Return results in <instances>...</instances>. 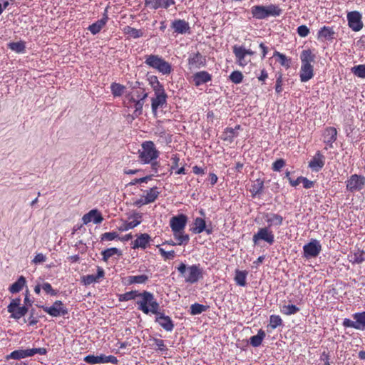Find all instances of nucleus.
I'll return each mask as SVG.
<instances>
[{
  "instance_id": "nucleus-1",
  "label": "nucleus",
  "mask_w": 365,
  "mask_h": 365,
  "mask_svg": "<svg viewBox=\"0 0 365 365\" xmlns=\"http://www.w3.org/2000/svg\"><path fill=\"white\" fill-rule=\"evenodd\" d=\"M148 93L139 88L125 96L124 105L128 109H133V118H138L143 113V107Z\"/></svg>"
},
{
  "instance_id": "nucleus-2",
  "label": "nucleus",
  "mask_w": 365,
  "mask_h": 365,
  "mask_svg": "<svg viewBox=\"0 0 365 365\" xmlns=\"http://www.w3.org/2000/svg\"><path fill=\"white\" fill-rule=\"evenodd\" d=\"M138 153L140 162L145 164L150 163L153 170L157 173L160 165L155 160L158 158L160 152L157 150L154 143L150 140L143 142Z\"/></svg>"
},
{
  "instance_id": "nucleus-3",
  "label": "nucleus",
  "mask_w": 365,
  "mask_h": 365,
  "mask_svg": "<svg viewBox=\"0 0 365 365\" xmlns=\"http://www.w3.org/2000/svg\"><path fill=\"white\" fill-rule=\"evenodd\" d=\"M135 303L138 309L145 314H157L158 310H160V304L153 294L148 291L140 292Z\"/></svg>"
},
{
  "instance_id": "nucleus-4",
  "label": "nucleus",
  "mask_w": 365,
  "mask_h": 365,
  "mask_svg": "<svg viewBox=\"0 0 365 365\" xmlns=\"http://www.w3.org/2000/svg\"><path fill=\"white\" fill-rule=\"evenodd\" d=\"M177 269L187 283L195 284L203 277L202 269L199 264L187 266L182 262Z\"/></svg>"
},
{
  "instance_id": "nucleus-5",
  "label": "nucleus",
  "mask_w": 365,
  "mask_h": 365,
  "mask_svg": "<svg viewBox=\"0 0 365 365\" xmlns=\"http://www.w3.org/2000/svg\"><path fill=\"white\" fill-rule=\"evenodd\" d=\"M145 63L163 75H168L172 72L171 64L158 55H146Z\"/></svg>"
},
{
  "instance_id": "nucleus-6",
  "label": "nucleus",
  "mask_w": 365,
  "mask_h": 365,
  "mask_svg": "<svg viewBox=\"0 0 365 365\" xmlns=\"http://www.w3.org/2000/svg\"><path fill=\"white\" fill-rule=\"evenodd\" d=\"M282 10L274 4L268 6L256 5L251 8L252 16L257 19H264L269 16H279L282 14Z\"/></svg>"
},
{
  "instance_id": "nucleus-7",
  "label": "nucleus",
  "mask_w": 365,
  "mask_h": 365,
  "mask_svg": "<svg viewBox=\"0 0 365 365\" xmlns=\"http://www.w3.org/2000/svg\"><path fill=\"white\" fill-rule=\"evenodd\" d=\"M232 51L235 56L236 63L241 67H245L251 62V59L248 58V56L255 54V52L252 50L246 49L243 46L237 45L232 47Z\"/></svg>"
},
{
  "instance_id": "nucleus-8",
  "label": "nucleus",
  "mask_w": 365,
  "mask_h": 365,
  "mask_svg": "<svg viewBox=\"0 0 365 365\" xmlns=\"http://www.w3.org/2000/svg\"><path fill=\"white\" fill-rule=\"evenodd\" d=\"M29 308L26 306H21V299H13L7 307V311L11 314L10 317L19 319L25 316L28 312Z\"/></svg>"
},
{
  "instance_id": "nucleus-9",
  "label": "nucleus",
  "mask_w": 365,
  "mask_h": 365,
  "mask_svg": "<svg viewBox=\"0 0 365 365\" xmlns=\"http://www.w3.org/2000/svg\"><path fill=\"white\" fill-rule=\"evenodd\" d=\"M261 241H264L270 245L274 242V235L269 227H261L254 234L252 237L253 243L258 245Z\"/></svg>"
},
{
  "instance_id": "nucleus-10",
  "label": "nucleus",
  "mask_w": 365,
  "mask_h": 365,
  "mask_svg": "<svg viewBox=\"0 0 365 365\" xmlns=\"http://www.w3.org/2000/svg\"><path fill=\"white\" fill-rule=\"evenodd\" d=\"M352 318L354 320L344 319L343 326L358 330H365V312L355 313L352 314Z\"/></svg>"
},
{
  "instance_id": "nucleus-11",
  "label": "nucleus",
  "mask_w": 365,
  "mask_h": 365,
  "mask_svg": "<svg viewBox=\"0 0 365 365\" xmlns=\"http://www.w3.org/2000/svg\"><path fill=\"white\" fill-rule=\"evenodd\" d=\"M36 354H46V348H33L27 349H18L12 351L6 356V359H21L29 356H32Z\"/></svg>"
},
{
  "instance_id": "nucleus-12",
  "label": "nucleus",
  "mask_w": 365,
  "mask_h": 365,
  "mask_svg": "<svg viewBox=\"0 0 365 365\" xmlns=\"http://www.w3.org/2000/svg\"><path fill=\"white\" fill-rule=\"evenodd\" d=\"M346 190L351 192L360 191L365 186V177L359 175H352L346 182Z\"/></svg>"
},
{
  "instance_id": "nucleus-13",
  "label": "nucleus",
  "mask_w": 365,
  "mask_h": 365,
  "mask_svg": "<svg viewBox=\"0 0 365 365\" xmlns=\"http://www.w3.org/2000/svg\"><path fill=\"white\" fill-rule=\"evenodd\" d=\"M321 250L320 242L315 239H312L308 244L303 247L304 257L307 259L316 257L319 255Z\"/></svg>"
},
{
  "instance_id": "nucleus-14",
  "label": "nucleus",
  "mask_w": 365,
  "mask_h": 365,
  "mask_svg": "<svg viewBox=\"0 0 365 365\" xmlns=\"http://www.w3.org/2000/svg\"><path fill=\"white\" fill-rule=\"evenodd\" d=\"M84 361L90 364H106V363H111L113 364H117L118 363V360L114 356H106V355H100V356H94V355H88L84 358Z\"/></svg>"
},
{
  "instance_id": "nucleus-15",
  "label": "nucleus",
  "mask_w": 365,
  "mask_h": 365,
  "mask_svg": "<svg viewBox=\"0 0 365 365\" xmlns=\"http://www.w3.org/2000/svg\"><path fill=\"white\" fill-rule=\"evenodd\" d=\"M362 16L359 11H351L347 14L349 26L354 31H360L363 27Z\"/></svg>"
},
{
  "instance_id": "nucleus-16",
  "label": "nucleus",
  "mask_w": 365,
  "mask_h": 365,
  "mask_svg": "<svg viewBox=\"0 0 365 365\" xmlns=\"http://www.w3.org/2000/svg\"><path fill=\"white\" fill-rule=\"evenodd\" d=\"M155 317V322L163 327L167 331H173L174 328V323L169 316L165 315L164 313L158 310L157 314H154Z\"/></svg>"
},
{
  "instance_id": "nucleus-17",
  "label": "nucleus",
  "mask_w": 365,
  "mask_h": 365,
  "mask_svg": "<svg viewBox=\"0 0 365 365\" xmlns=\"http://www.w3.org/2000/svg\"><path fill=\"white\" fill-rule=\"evenodd\" d=\"M187 222V217L183 214L173 216L170 220V226L173 230H185Z\"/></svg>"
},
{
  "instance_id": "nucleus-18",
  "label": "nucleus",
  "mask_w": 365,
  "mask_h": 365,
  "mask_svg": "<svg viewBox=\"0 0 365 365\" xmlns=\"http://www.w3.org/2000/svg\"><path fill=\"white\" fill-rule=\"evenodd\" d=\"M336 32L333 27L324 26L317 33V39L322 42H331L335 38Z\"/></svg>"
},
{
  "instance_id": "nucleus-19",
  "label": "nucleus",
  "mask_w": 365,
  "mask_h": 365,
  "mask_svg": "<svg viewBox=\"0 0 365 365\" xmlns=\"http://www.w3.org/2000/svg\"><path fill=\"white\" fill-rule=\"evenodd\" d=\"M47 314L52 317H61L68 314L66 306L61 301H56L49 308H47Z\"/></svg>"
},
{
  "instance_id": "nucleus-20",
  "label": "nucleus",
  "mask_w": 365,
  "mask_h": 365,
  "mask_svg": "<svg viewBox=\"0 0 365 365\" xmlns=\"http://www.w3.org/2000/svg\"><path fill=\"white\" fill-rule=\"evenodd\" d=\"M174 0H145V5L150 9H168L175 4Z\"/></svg>"
},
{
  "instance_id": "nucleus-21",
  "label": "nucleus",
  "mask_w": 365,
  "mask_h": 365,
  "mask_svg": "<svg viewBox=\"0 0 365 365\" xmlns=\"http://www.w3.org/2000/svg\"><path fill=\"white\" fill-rule=\"evenodd\" d=\"M82 220L84 225H87L91 222L99 224L103 220V218L98 210L93 209L85 214L82 217Z\"/></svg>"
},
{
  "instance_id": "nucleus-22",
  "label": "nucleus",
  "mask_w": 365,
  "mask_h": 365,
  "mask_svg": "<svg viewBox=\"0 0 365 365\" xmlns=\"http://www.w3.org/2000/svg\"><path fill=\"white\" fill-rule=\"evenodd\" d=\"M167 94H158L154 95V96L151 98V108L152 111L155 115H156L157 110L159 108L163 107V106L167 104Z\"/></svg>"
},
{
  "instance_id": "nucleus-23",
  "label": "nucleus",
  "mask_w": 365,
  "mask_h": 365,
  "mask_svg": "<svg viewBox=\"0 0 365 365\" xmlns=\"http://www.w3.org/2000/svg\"><path fill=\"white\" fill-rule=\"evenodd\" d=\"M337 131L333 127L326 128L323 134V142L327 145L325 149L333 147V143L336 140Z\"/></svg>"
},
{
  "instance_id": "nucleus-24",
  "label": "nucleus",
  "mask_w": 365,
  "mask_h": 365,
  "mask_svg": "<svg viewBox=\"0 0 365 365\" xmlns=\"http://www.w3.org/2000/svg\"><path fill=\"white\" fill-rule=\"evenodd\" d=\"M190 68H200L205 66L206 58L199 52L191 54L188 58Z\"/></svg>"
},
{
  "instance_id": "nucleus-25",
  "label": "nucleus",
  "mask_w": 365,
  "mask_h": 365,
  "mask_svg": "<svg viewBox=\"0 0 365 365\" xmlns=\"http://www.w3.org/2000/svg\"><path fill=\"white\" fill-rule=\"evenodd\" d=\"M324 165V156L319 152L317 151L315 155L309 163V167L313 171H319Z\"/></svg>"
},
{
  "instance_id": "nucleus-26",
  "label": "nucleus",
  "mask_w": 365,
  "mask_h": 365,
  "mask_svg": "<svg viewBox=\"0 0 365 365\" xmlns=\"http://www.w3.org/2000/svg\"><path fill=\"white\" fill-rule=\"evenodd\" d=\"M151 241L150 236L147 233L139 235L136 240L133 242V249L141 248L145 250Z\"/></svg>"
},
{
  "instance_id": "nucleus-27",
  "label": "nucleus",
  "mask_w": 365,
  "mask_h": 365,
  "mask_svg": "<svg viewBox=\"0 0 365 365\" xmlns=\"http://www.w3.org/2000/svg\"><path fill=\"white\" fill-rule=\"evenodd\" d=\"M142 214L141 213H135L133 216L130 217V219H133V220L129 222H123L119 227L120 231H127L128 230L133 229L140 224Z\"/></svg>"
},
{
  "instance_id": "nucleus-28",
  "label": "nucleus",
  "mask_w": 365,
  "mask_h": 365,
  "mask_svg": "<svg viewBox=\"0 0 365 365\" xmlns=\"http://www.w3.org/2000/svg\"><path fill=\"white\" fill-rule=\"evenodd\" d=\"M265 221L267 222V227L270 229L273 226H280L283 222V217L275 213H267L264 215Z\"/></svg>"
},
{
  "instance_id": "nucleus-29",
  "label": "nucleus",
  "mask_w": 365,
  "mask_h": 365,
  "mask_svg": "<svg viewBox=\"0 0 365 365\" xmlns=\"http://www.w3.org/2000/svg\"><path fill=\"white\" fill-rule=\"evenodd\" d=\"M300 80L307 82L314 76V68L312 65H302L300 68Z\"/></svg>"
},
{
  "instance_id": "nucleus-30",
  "label": "nucleus",
  "mask_w": 365,
  "mask_h": 365,
  "mask_svg": "<svg viewBox=\"0 0 365 365\" xmlns=\"http://www.w3.org/2000/svg\"><path fill=\"white\" fill-rule=\"evenodd\" d=\"M104 277V270L103 268L98 267L97 274H88L83 277V282L85 285H89L92 283L98 282L99 279Z\"/></svg>"
},
{
  "instance_id": "nucleus-31",
  "label": "nucleus",
  "mask_w": 365,
  "mask_h": 365,
  "mask_svg": "<svg viewBox=\"0 0 365 365\" xmlns=\"http://www.w3.org/2000/svg\"><path fill=\"white\" fill-rule=\"evenodd\" d=\"M212 76L207 71H200L194 74L193 81L195 85L199 86L211 81Z\"/></svg>"
},
{
  "instance_id": "nucleus-32",
  "label": "nucleus",
  "mask_w": 365,
  "mask_h": 365,
  "mask_svg": "<svg viewBox=\"0 0 365 365\" xmlns=\"http://www.w3.org/2000/svg\"><path fill=\"white\" fill-rule=\"evenodd\" d=\"M316 56L310 49L303 50L300 55L302 65H312L315 61Z\"/></svg>"
},
{
  "instance_id": "nucleus-33",
  "label": "nucleus",
  "mask_w": 365,
  "mask_h": 365,
  "mask_svg": "<svg viewBox=\"0 0 365 365\" xmlns=\"http://www.w3.org/2000/svg\"><path fill=\"white\" fill-rule=\"evenodd\" d=\"M173 234L178 245H187L190 241V237L185 233V230H173Z\"/></svg>"
},
{
  "instance_id": "nucleus-34",
  "label": "nucleus",
  "mask_w": 365,
  "mask_h": 365,
  "mask_svg": "<svg viewBox=\"0 0 365 365\" xmlns=\"http://www.w3.org/2000/svg\"><path fill=\"white\" fill-rule=\"evenodd\" d=\"M172 27L178 34H185L190 29L188 23L180 19L174 21L172 23Z\"/></svg>"
},
{
  "instance_id": "nucleus-35",
  "label": "nucleus",
  "mask_w": 365,
  "mask_h": 365,
  "mask_svg": "<svg viewBox=\"0 0 365 365\" xmlns=\"http://www.w3.org/2000/svg\"><path fill=\"white\" fill-rule=\"evenodd\" d=\"M26 284V279L24 277L21 276L14 283H13L9 288L11 293L15 294L19 292Z\"/></svg>"
},
{
  "instance_id": "nucleus-36",
  "label": "nucleus",
  "mask_w": 365,
  "mask_h": 365,
  "mask_svg": "<svg viewBox=\"0 0 365 365\" xmlns=\"http://www.w3.org/2000/svg\"><path fill=\"white\" fill-rule=\"evenodd\" d=\"M240 129V125H237L235 128H227L224 133L222 139L227 141H232V140L237 136V130Z\"/></svg>"
},
{
  "instance_id": "nucleus-37",
  "label": "nucleus",
  "mask_w": 365,
  "mask_h": 365,
  "mask_svg": "<svg viewBox=\"0 0 365 365\" xmlns=\"http://www.w3.org/2000/svg\"><path fill=\"white\" fill-rule=\"evenodd\" d=\"M160 194V191L157 187H153L148 190L145 191V194L143 195L145 199L148 202V204L152 203L155 201V200L158 197Z\"/></svg>"
},
{
  "instance_id": "nucleus-38",
  "label": "nucleus",
  "mask_w": 365,
  "mask_h": 365,
  "mask_svg": "<svg viewBox=\"0 0 365 365\" xmlns=\"http://www.w3.org/2000/svg\"><path fill=\"white\" fill-rule=\"evenodd\" d=\"M266 336V333L262 329H259L257 335L252 336L250 339V344L254 347L261 345L263 339Z\"/></svg>"
},
{
  "instance_id": "nucleus-39",
  "label": "nucleus",
  "mask_w": 365,
  "mask_h": 365,
  "mask_svg": "<svg viewBox=\"0 0 365 365\" xmlns=\"http://www.w3.org/2000/svg\"><path fill=\"white\" fill-rule=\"evenodd\" d=\"M101 255L103 256V260L107 262L110 257L117 255L118 257L122 255V252L120 250L115 247L108 248L102 251Z\"/></svg>"
},
{
  "instance_id": "nucleus-40",
  "label": "nucleus",
  "mask_w": 365,
  "mask_h": 365,
  "mask_svg": "<svg viewBox=\"0 0 365 365\" xmlns=\"http://www.w3.org/2000/svg\"><path fill=\"white\" fill-rule=\"evenodd\" d=\"M365 252L362 250H358L354 253L350 254L348 257L350 262L354 264H360L365 260Z\"/></svg>"
},
{
  "instance_id": "nucleus-41",
  "label": "nucleus",
  "mask_w": 365,
  "mask_h": 365,
  "mask_svg": "<svg viewBox=\"0 0 365 365\" xmlns=\"http://www.w3.org/2000/svg\"><path fill=\"white\" fill-rule=\"evenodd\" d=\"M8 48L17 53H24L26 51V43L23 41L18 42H10Z\"/></svg>"
},
{
  "instance_id": "nucleus-42",
  "label": "nucleus",
  "mask_w": 365,
  "mask_h": 365,
  "mask_svg": "<svg viewBox=\"0 0 365 365\" xmlns=\"http://www.w3.org/2000/svg\"><path fill=\"white\" fill-rule=\"evenodd\" d=\"M205 221L201 217H197L194 220V227H192V232L195 234L202 233L205 230Z\"/></svg>"
},
{
  "instance_id": "nucleus-43",
  "label": "nucleus",
  "mask_w": 365,
  "mask_h": 365,
  "mask_svg": "<svg viewBox=\"0 0 365 365\" xmlns=\"http://www.w3.org/2000/svg\"><path fill=\"white\" fill-rule=\"evenodd\" d=\"M107 21V18H103L100 20H98L96 22L89 26L88 30L93 34H98L102 28L106 25Z\"/></svg>"
},
{
  "instance_id": "nucleus-44",
  "label": "nucleus",
  "mask_w": 365,
  "mask_h": 365,
  "mask_svg": "<svg viewBox=\"0 0 365 365\" xmlns=\"http://www.w3.org/2000/svg\"><path fill=\"white\" fill-rule=\"evenodd\" d=\"M148 276L145 274L128 276L127 277V282L129 284H145L148 280Z\"/></svg>"
},
{
  "instance_id": "nucleus-45",
  "label": "nucleus",
  "mask_w": 365,
  "mask_h": 365,
  "mask_svg": "<svg viewBox=\"0 0 365 365\" xmlns=\"http://www.w3.org/2000/svg\"><path fill=\"white\" fill-rule=\"evenodd\" d=\"M140 293V292H139L137 290H133V291H130V292H125V293L120 295L119 300L120 302H127V301H130L132 299L137 300Z\"/></svg>"
},
{
  "instance_id": "nucleus-46",
  "label": "nucleus",
  "mask_w": 365,
  "mask_h": 365,
  "mask_svg": "<svg viewBox=\"0 0 365 365\" xmlns=\"http://www.w3.org/2000/svg\"><path fill=\"white\" fill-rule=\"evenodd\" d=\"M124 33L133 38L141 37L144 34L143 30L137 29L130 26L125 27Z\"/></svg>"
},
{
  "instance_id": "nucleus-47",
  "label": "nucleus",
  "mask_w": 365,
  "mask_h": 365,
  "mask_svg": "<svg viewBox=\"0 0 365 365\" xmlns=\"http://www.w3.org/2000/svg\"><path fill=\"white\" fill-rule=\"evenodd\" d=\"M299 311V308L294 304H284L280 307V312L285 315L295 314Z\"/></svg>"
},
{
  "instance_id": "nucleus-48",
  "label": "nucleus",
  "mask_w": 365,
  "mask_h": 365,
  "mask_svg": "<svg viewBox=\"0 0 365 365\" xmlns=\"http://www.w3.org/2000/svg\"><path fill=\"white\" fill-rule=\"evenodd\" d=\"M247 272L245 271L236 270L235 280L237 284L245 287L246 285Z\"/></svg>"
},
{
  "instance_id": "nucleus-49",
  "label": "nucleus",
  "mask_w": 365,
  "mask_h": 365,
  "mask_svg": "<svg viewBox=\"0 0 365 365\" xmlns=\"http://www.w3.org/2000/svg\"><path fill=\"white\" fill-rule=\"evenodd\" d=\"M273 57H277L278 61L282 66H284L286 68L289 67L290 59L288 58L283 53H281L280 52L275 51L273 54Z\"/></svg>"
},
{
  "instance_id": "nucleus-50",
  "label": "nucleus",
  "mask_w": 365,
  "mask_h": 365,
  "mask_svg": "<svg viewBox=\"0 0 365 365\" xmlns=\"http://www.w3.org/2000/svg\"><path fill=\"white\" fill-rule=\"evenodd\" d=\"M263 187L264 182L260 179H257L252 185L250 191L252 192V194L257 195L262 191Z\"/></svg>"
},
{
  "instance_id": "nucleus-51",
  "label": "nucleus",
  "mask_w": 365,
  "mask_h": 365,
  "mask_svg": "<svg viewBox=\"0 0 365 365\" xmlns=\"http://www.w3.org/2000/svg\"><path fill=\"white\" fill-rule=\"evenodd\" d=\"M207 310V307L198 303H195L190 306V314L192 315L200 314Z\"/></svg>"
},
{
  "instance_id": "nucleus-52",
  "label": "nucleus",
  "mask_w": 365,
  "mask_h": 365,
  "mask_svg": "<svg viewBox=\"0 0 365 365\" xmlns=\"http://www.w3.org/2000/svg\"><path fill=\"white\" fill-rule=\"evenodd\" d=\"M282 325V319L279 315H271L269 317V324L272 329H276L277 327Z\"/></svg>"
},
{
  "instance_id": "nucleus-53",
  "label": "nucleus",
  "mask_w": 365,
  "mask_h": 365,
  "mask_svg": "<svg viewBox=\"0 0 365 365\" xmlns=\"http://www.w3.org/2000/svg\"><path fill=\"white\" fill-rule=\"evenodd\" d=\"M351 72L359 78H365V65L361 64L351 68Z\"/></svg>"
},
{
  "instance_id": "nucleus-54",
  "label": "nucleus",
  "mask_w": 365,
  "mask_h": 365,
  "mask_svg": "<svg viewBox=\"0 0 365 365\" xmlns=\"http://www.w3.org/2000/svg\"><path fill=\"white\" fill-rule=\"evenodd\" d=\"M124 89L125 87L117 83H113L110 86V90L114 96H120L123 94Z\"/></svg>"
},
{
  "instance_id": "nucleus-55",
  "label": "nucleus",
  "mask_w": 365,
  "mask_h": 365,
  "mask_svg": "<svg viewBox=\"0 0 365 365\" xmlns=\"http://www.w3.org/2000/svg\"><path fill=\"white\" fill-rule=\"evenodd\" d=\"M119 238V235L116 232H105L101 235V240L103 241H112Z\"/></svg>"
},
{
  "instance_id": "nucleus-56",
  "label": "nucleus",
  "mask_w": 365,
  "mask_h": 365,
  "mask_svg": "<svg viewBox=\"0 0 365 365\" xmlns=\"http://www.w3.org/2000/svg\"><path fill=\"white\" fill-rule=\"evenodd\" d=\"M230 81L234 83H240L243 79V75L240 71H233L230 76Z\"/></svg>"
},
{
  "instance_id": "nucleus-57",
  "label": "nucleus",
  "mask_w": 365,
  "mask_h": 365,
  "mask_svg": "<svg viewBox=\"0 0 365 365\" xmlns=\"http://www.w3.org/2000/svg\"><path fill=\"white\" fill-rule=\"evenodd\" d=\"M159 252L165 260L172 259L175 257V252L174 250L165 251L163 248H159Z\"/></svg>"
},
{
  "instance_id": "nucleus-58",
  "label": "nucleus",
  "mask_w": 365,
  "mask_h": 365,
  "mask_svg": "<svg viewBox=\"0 0 365 365\" xmlns=\"http://www.w3.org/2000/svg\"><path fill=\"white\" fill-rule=\"evenodd\" d=\"M282 83H283L282 74L278 73L277 75L276 86H275V91L277 93H279L282 91Z\"/></svg>"
},
{
  "instance_id": "nucleus-59",
  "label": "nucleus",
  "mask_w": 365,
  "mask_h": 365,
  "mask_svg": "<svg viewBox=\"0 0 365 365\" xmlns=\"http://www.w3.org/2000/svg\"><path fill=\"white\" fill-rule=\"evenodd\" d=\"M154 344L158 347V349L164 351H166L168 349L166 346L165 345L164 341L160 339L154 338L153 339Z\"/></svg>"
},
{
  "instance_id": "nucleus-60",
  "label": "nucleus",
  "mask_w": 365,
  "mask_h": 365,
  "mask_svg": "<svg viewBox=\"0 0 365 365\" xmlns=\"http://www.w3.org/2000/svg\"><path fill=\"white\" fill-rule=\"evenodd\" d=\"M297 34L301 37H306L309 34V29L308 27L305 25L299 26L297 28Z\"/></svg>"
},
{
  "instance_id": "nucleus-61",
  "label": "nucleus",
  "mask_w": 365,
  "mask_h": 365,
  "mask_svg": "<svg viewBox=\"0 0 365 365\" xmlns=\"http://www.w3.org/2000/svg\"><path fill=\"white\" fill-rule=\"evenodd\" d=\"M285 165V161L283 159H278L272 164V170L274 171H280Z\"/></svg>"
},
{
  "instance_id": "nucleus-62",
  "label": "nucleus",
  "mask_w": 365,
  "mask_h": 365,
  "mask_svg": "<svg viewBox=\"0 0 365 365\" xmlns=\"http://www.w3.org/2000/svg\"><path fill=\"white\" fill-rule=\"evenodd\" d=\"M152 88L154 91V95L166 93L163 85L160 82H158L155 85L153 86Z\"/></svg>"
},
{
  "instance_id": "nucleus-63",
  "label": "nucleus",
  "mask_w": 365,
  "mask_h": 365,
  "mask_svg": "<svg viewBox=\"0 0 365 365\" xmlns=\"http://www.w3.org/2000/svg\"><path fill=\"white\" fill-rule=\"evenodd\" d=\"M171 161H172V165H171V170H175L178 168L180 158L178 155H173L171 157Z\"/></svg>"
},
{
  "instance_id": "nucleus-64",
  "label": "nucleus",
  "mask_w": 365,
  "mask_h": 365,
  "mask_svg": "<svg viewBox=\"0 0 365 365\" xmlns=\"http://www.w3.org/2000/svg\"><path fill=\"white\" fill-rule=\"evenodd\" d=\"M301 182L303 183V186L306 189L311 188L314 186V182L308 180L307 178L302 177Z\"/></svg>"
}]
</instances>
